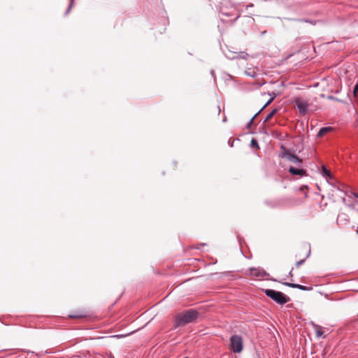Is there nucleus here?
Instances as JSON below:
<instances>
[{"label": "nucleus", "mask_w": 358, "mask_h": 358, "mask_svg": "<svg viewBox=\"0 0 358 358\" xmlns=\"http://www.w3.org/2000/svg\"><path fill=\"white\" fill-rule=\"evenodd\" d=\"M198 312L192 309L177 315L175 320V328L194 322L198 317Z\"/></svg>", "instance_id": "obj_1"}, {"label": "nucleus", "mask_w": 358, "mask_h": 358, "mask_svg": "<svg viewBox=\"0 0 358 358\" xmlns=\"http://www.w3.org/2000/svg\"><path fill=\"white\" fill-rule=\"evenodd\" d=\"M264 292L267 296L280 305L289 301V298L281 292L267 289L264 290Z\"/></svg>", "instance_id": "obj_2"}, {"label": "nucleus", "mask_w": 358, "mask_h": 358, "mask_svg": "<svg viewBox=\"0 0 358 358\" xmlns=\"http://www.w3.org/2000/svg\"><path fill=\"white\" fill-rule=\"evenodd\" d=\"M229 348L234 352L239 353L243 350V339L241 336L234 335L230 338Z\"/></svg>", "instance_id": "obj_3"}, {"label": "nucleus", "mask_w": 358, "mask_h": 358, "mask_svg": "<svg viewBox=\"0 0 358 358\" xmlns=\"http://www.w3.org/2000/svg\"><path fill=\"white\" fill-rule=\"evenodd\" d=\"M294 103L300 113L303 115H306L308 107V102L301 98H296Z\"/></svg>", "instance_id": "obj_4"}, {"label": "nucleus", "mask_w": 358, "mask_h": 358, "mask_svg": "<svg viewBox=\"0 0 358 358\" xmlns=\"http://www.w3.org/2000/svg\"><path fill=\"white\" fill-rule=\"evenodd\" d=\"M282 149V157L287 158L289 161L293 163H300L301 160L296 155H292L288 150H287L283 146H281Z\"/></svg>", "instance_id": "obj_5"}, {"label": "nucleus", "mask_w": 358, "mask_h": 358, "mask_svg": "<svg viewBox=\"0 0 358 358\" xmlns=\"http://www.w3.org/2000/svg\"><path fill=\"white\" fill-rule=\"evenodd\" d=\"M332 130H333V128L331 127H327L321 128L320 129L319 132L317 133V137H322L325 134H327V133L331 131Z\"/></svg>", "instance_id": "obj_6"}, {"label": "nucleus", "mask_w": 358, "mask_h": 358, "mask_svg": "<svg viewBox=\"0 0 358 358\" xmlns=\"http://www.w3.org/2000/svg\"><path fill=\"white\" fill-rule=\"evenodd\" d=\"M289 171L293 175L303 176L306 173V171L304 170L296 169L292 166L289 168Z\"/></svg>", "instance_id": "obj_7"}, {"label": "nucleus", "mask_w": 358, "mask_h": 358, "mask_svg": "<svg viewBox=\"0 0 358 358\" xmlns=\"http://www.w3.org/2000/svg\"><path fill=\"white\" fill-rule=\"evenodd\" d=\"M286 285L290 287H292V288H298L301 290H309L310 288H308L306 286H303V285H299V284H294V283H286Z\"/></svg>", "instance_id": "obj_8"}, {"label": "nucleus", "mask_w": 358, "mask_h": 358, "mask_svg": "<svg viewBox=\"0 0 358 358\" xmlns=\"http://www.w3.org/2000/svg\"><path fill=\"white\" fill-rule=\"evenodd\" d=\"M313 327H314V329H315V331L316 336L317 337L322 336L323 335V334H324L322 328L320 326L316 325V324H314Z\"/></svg>", "instance_id": "obj_9"}, {"label": "nucleus", "mask_w": 358, "mask_h": 358, "mask_svg": "<svg viewBox=\"0 0 358 358\" xmlns=\"http://www.w3.org/2000/svg\"><path fill=\"white\" fill-rule=\"evenodd\" d=\"M276 112H277V109H274L271 112H270L268 114V115L266 116V117L265 119V122L269 121L274 116V115L276 113Z\"/></svg>", "instance_id": "obj_10"}, {"label": "nucleus", "mask_w": 358, "mask_h": 358, "mask_svg": "<svg viewBox=\"0 0 358 358\" xmlns=\"http://www.w3.org/2000/svg\"><path fill=\"white\" fill-rule=\"evenodd\" d=\"M87 315L85 313H81L79 314L70 315L69 317L71 318H82L85 317Z\"/></svg>", "instance_id": "obj_11"}, {"label": "nucleus", "mask_w": 358, "mask_h": 358, "mask_svg": "<svg viewBox=\"0 0 358 358\" xmlns=\"http://www.w3.org/2000/svg\"><path fill=\"white\" fill-rule=\"evenodd\" d=\"M245 73L251 77H254L255 76V71L253 69H248V71H245Z\"/></svg>", "instance_id": "obj_12"}, {"label": "nucleus", "mask_w": 358, "mask_h": 358, "mask_svg": "<svg viewBox=\"0 0 358 358\" xmlns=\"http://www.w3.org/2000/svg\"><path fill=\"white\" fill-rule=\"evenodd\" d=\"M358 92V83L355 85L353 89V94L356 97Z\"/></svg>", "instance_id": "obj_13"}, {"label": "nucleus", "mask_w": 358, "mask_h": 358, "mask_svg": "<svg viewBox=\"0 0 358 358\" xmlns=\"http://www.w3.org/2000/svg\"><path fill=\"white\" fill-rule=\"evenodd\" d=\"M322 171L324 175H326L327 176H330V171L328 169H327L326 167H324V166L322 167Z\"/></svg>", "instance_id": "obj_14"}, {"label": "nucleus", "mask_w": 358, "mask_h": 358, "mask_svg": "<svg viewBox=\"0 0 358 358\" xmlns=\"http://www.w3.org/2000/svg\"><path fill=\"white\" fill-rule=\"evenodd\" d=\"M275 99V96H273L268 101L267 103L264 106L263 108L266 107L268 105H269Z\"/></svg>", "instance_id": "obj_15"}, {"label": "nucleus", "mask_w": 358, "mask_h": 358, "mask_svg": "<svg viewBox=\"0 0 358 358\" xmlns=\"http://www.w3.org/2000/svg\"><path fill=\"white\" fill-rule=\"evenodd\" d=\"M251 145H252V147H258V143H257V141H256V140H255V139H252V140L251 141Z\"/></svg>", "instance_id": "obj_16"}, {"label": "nucleus", "mask_w": 358, "mask_h": 358, "mask_svg": "<svg viewBox=\"0 0 358 358\" xmlns=\"http://www.w3.org/2000/svg\"><path fill=\"white\" fill-rule=\"evenodd\" d=\"M304 262V260H300V261H298L296 263V268H299V266Z\"/></svg>", "instance_id": "obj_17"}, {"label": "nucleus", "mask_w": 358, "mask_h": 358, "mask_svg": "<svg viewBox=\"0 0 358 358\" xmlns=\"http://www.w3.org/2000/svg\"><path fill=\"white\" fill-rule=\"evenodd\" d=\"M73 1L74 0H71V3H70V5H69V7L68 8V11H69V10L71 9V8L72 7L73 4Z\"/></svg>", "instance_id": "obj_18"}, {"label": "nucleus", "mask_w": 358, "mask_h": 358, "mask_svg": "<svg viewBox=\"0 0 358 358\" xmlns=\"http://www.w3.org/2000/svg\"><path fill=\"white\" fill-rule=\"evenodd\" d=\"M254 118H255V117H253L250 120V123H249V125H250V124L252 123Z\"/></svg>", "instance_id": "obj_19"}, {"label": "nucleus", "mask_w": 358, "mask_h": 358, "mask_svg": "<svg viewBox=\"0 0 358 358\" xmlns=\"http://www.w3.org/2000/svg\"><path fill=\"white\" fill-rule=\"evenodd\" d=\"M292 270H291V271H290V273H290V275H292Z\"/></svg>", "instance_id": "obj_20"}, {"label": "nucleus", "mask_w": 358, "mask_h": 358, "mask_svg": "<svg viewBox=\"0 0 358 358\" xmlns=\"http://www.w3.org/2000/svg\"><path fill=\"white\" fill-rule=\"evenodd\" d=\"M357 233L358 234V227H357Z\"/></svg>", "instance_id": "obj_21"}, {"label": "nucleus", "mask_w": 358, "mask_h": 358, "mask_svg": "<svg viewBox=\"0 0 358 358\" xmlns=\"http://www.w3.org/2000/svg\"><path fill=\"white\" fill-rule=\"evenodd\" d=\"M357 197H358V196H357Z\"/></svg>", "instance_id": "obj_22"}]
</instances>
